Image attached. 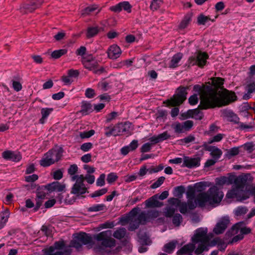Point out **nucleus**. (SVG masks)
<instances>
[{
	"mask_svg": "<svg viewBox=\"0 0 255 255\" xmlns=\"http://www.w3.org/2000/svg\"><path fill=\"white\" fill-rule=\"evenodd\" d=\"M210 151V155L212 158L218 161L222 154V151L221 149L215 146H211L209 149Z\"/></svg>",
	"mask_w": 255,
	"mask_h": 255,
	"instance_id": "nucleus-27",
	"label": "nucleus"
},
{
	"mask_svg": "<svg viewBox=\"0 0 255 255\" xmlns=\"http://www.w3.org/2000/svg\"><path fill=\"white\" fill-rule=\"evenodd\" d=\"M73 236V239L69 247L65 246L63 241L56 242L53 246L43 250V254L41 255H70L71 252L70 247L80 250L83 245L89 244L92 241V237L85 233H81Z\"/></svg>",
	"mask_w": 255,
	"mask_h": 255,
	"instance_id": "nucleus-3",
	"label": "nucleus"
},
{
	"mask_svg": "<svg viewBox=\"0 0 255 255\" xmlns=\"http://www.w3.org/2000/svg\"><path fill=\"white\" fill-rule=\"evenodd\" d=\"M92 145L93 144L91 142H86L81 145L80 149L82 151L86 152L89 151L92 147Z\"/></svg>",
	"mask_w": 255,
	"mask_h": 255,
	"instance_id": "nucleus-62",
	"label": "nucleus"
},
{
	"mask_svg": "<svg viewBox=\"0 0 255 255\" xmlns=\"http://www.w3.org/2000/svg\"><path fill=\"white\" fill-rule=\"evenodd\" d=\"M178 207H179V211L180 212V213L183 214H186L188 210L189 209L187 203L185 202H181L180 201V203H179Z\"/></svg>",
	"mask_w": 255,
	"mask_h": 255,
	"instance_id": "nucleus-51",
	"label": "nucleus"
},
{
	"mask_svg": "<svg viewBox=\"0 0 255 255\" xmlns=\"http://www.w3.org/2000/svg\"><path fill=\"white\" fill-rule=\"evenodd\" d=\"M229 222L228 218H223L216 225L213 230L214 232L217 235L223 233L227 228Z\"/></svg>",
	"mask_w": 255,
	"mask_h": 255,
	"instance_id": "nucleus-17",
	"label": "nucleus"
},
{
	"mask_svg": "<svg viewBox=\"0 0 255 255\" xmlns=\"http://www.w3.org/2000/svg\"><path fill=\"white\" fill-rule=\"evenodd\" d=\"M180 200L177 198H172L168 200V203L169 204V206H172L176 208L178 207L179 203H180Z\"/></svg>",
	"mask_w": 255,
	"mask_h": 255,
	"instance_id": "nucleus-58",
	"label": "nucleus"
},
{
	"mask_svg": "<svg viewBox=\"0 0 255 255\" xmlns=\"http://www.w3.org/2000/svg\"><path fill=\"white\" fill-rule=\"evenodd\" d=\"M198 95L197 94H195L192 96H191L189 99V103L191 105H195L197 104L199 101Z\"/></svg>",
	"mask_w": 255,
	"mask_h": 255,
	"instance_id": "nucleus-57",
	"label": "nucleus"
},
{
	"mask_svg": "<svg viewBox=\"0 0 255 255\" xmlns=\"http://www.w3.org/2000/svg\"><path fill=\"white\" fill-rule=\"evenodd\" d=\"M182 116L185 119L193 118L200 120L203 118V114L198 109H195L188 110L186 112L183 113Z\"/></svg>",
	"mask_w": 255,
	"mask_h": 255,
	"instance_id": "nucleus-16",
	"label": "nucleus"
},
{
	"mask_svg": "<svg viewBox=\"0 0 255 255\" xmlns=\"http://www.w3.org/2000/svg\"><path fill=\"white\" fill-rule=\"evenodd\" d=\"M107 189L106 188H104L99 190L95 191L94 193L91 195V196L92 198L99 197L106 194L107 192Z\"/></svg>",
	"mask_w": 255,
	"mask_h": 255,
	"instance_id": "nucleus-54",
	"label": "nucleus"
},
{
	"mask_svg": "<svg viewBox=\"0 0 255 255\" xmlns=\"http://www.w3.org/2000/svg\"><path fill=\"white\" fill-rule=\"evenodd\" d=\"M2 156L6 160L14 162L19 161L21 159V155L19 152L10 150H6L3 152Z\"/></svg>",
	"mask_w": 255,
	"mask_h": 255,
	"instance_id": "nucleus-18",
	"label": "nucleus"
},
{
	"mask_svg": "<svg viewBox=\"0 0 255 255\" xmlns=\"http://www.w3.org/2000/svg\"><path fill=\"white\" fill-rule=\"evenodd\" d=\"M147 217L149 219V221L151 220H154L155 218H157L159 216L160 212L156 210H149L147 212Z\"/></svg>",
	"mask_w": 255,
	"mask_h": 255,
	"instance_id": "nucleus-46",
	"label": "nucleus"
},
{
	"mask_svg": "<svg viewBox=\"0 0 255 255\" xmlns=\"http://www.w3.org/2000/svg\"><path fill=\"white\" fill-rule=\"evenodd\" d=\"M42 2V0H31L28 3L23 4L20 8L21 12L23 13L31 12L39 7Z\"/></svg>",
	"mask_w": 255,
	"mask_h": 255,
	"instance_id": "nucleus-13",
	"label": "nucleus"
},
{
	"mask_svg": "<svg viewBox=\"0 0 255 255\" xmlns=\"http://www.w3.org/2000/svg\"><path fill=\"white\" fill-rule=\"evenodd\" d=\"M176 209L172 206H168L165 207L163 210L164 215L166 217L170 218L173 217Z\"/></svg>",
	"mask_w": 255,
	"mask_h": 255,
	"instance_id": "nucleus-35",
	"label": "nucleus"
},
{
	"mask_svg": "<svg viewBox=\"0 0 255 255\" xmlns=\"http://www.w3.org/2000/svg\"><path fill=\"white\" fill-rule=\"evenodd\" d=\"M248 209L244 206H239L234 210L235 215L237 216H240L247 213Z\"/></svg>",
	"mask_w": 255,
	"mask_h": 255,
	"instance_id": "nucleus-42",
	"label": "nucleus"
},
{
	"mask_svg": "<svg viewBox=\"0 0 255 255\" xmlns=\"http://www.w3.org/2000/svg\"><path fill=\"white\" fill-rule=\"evenodd\" d=\"M45 188L50 192L52 191L62 192L65 189V185L59 182L55 181L47 184Z\"/></svg>",
	"mask_w": 255,
	"mask_h": 255,
	"instance_id": "nucleus-22",
	"label": "nucleus"
},
{
	"mask_svg": "<svg viewBox=\"0 0 255 255\" xmlns=\"http://www.w3.org/2000/svg\"><path fill=\"white\" fill-rule=\"evenodd\" d=\"M165 180V178L163 176H161L154 182L151 186L152 189H156L159 187L161 184H163L164 181Z\"/></svg>",
	"mask_w": 255,
	"mask_h": 255,
	"instance_id": "nucleus-53",
	"label": "nucleus"
},
{
	"mask_svg": "<svg viewBox=\"0 0 255 255\" xmlns=\"http://www.w3.org/2000/svg\"><path fill=\"white\" fill-rule=\"evenodd\" d=\"M93 109V106L91 104L88 102H83L80 112L83 115H86L92 112Z\"/></svg>",
	"mask_w": 255,
	"mask_h": 255,
	"instance_id": "nucleus-29",
	"label": "nucleus"
},
{
	"mask_svg": "<svg viewBox=\"0 0 255 255\" xmlns=\"http://www.w3.org/2000/svg\"><path fill=\"white\" fill-rule=\"evenodd\" d=\"M78 167L76 164L71 165L68 169V173L70 175L71 180L72 181L73 177L83 176V175L76 174L77 172Z\"/></svg>",
	"mask_w": 255,
	"mask_h": 255,
	"instance_id": "nucleus-36",
	"label": "nucleus"
},
{
	"mask_svg": "<svg viewBox=\"0 0 255 255\" xmlns=\"http://www.w3.org/2000/svg\"><path fill=\"white\" fill-rule=\"evenodd\" d=\"M97 9L95 6H90L84 9L82 11V15H88Z\"/></svg>",
	"mask_w": 255,
	"mask_h": 255,
	"instance_id": "nucleus-55",
	"label": "nucleus"
},
{
	"mask_svg": "<svg viewBox=\"0 0 255 255\" xmlns=\"http://www.w3.org/2000/svg\"><path fill=\"white\" fill-rule=\"evenodd\" d=\"M226 116L230 118V121L234 122L235 124L239 123V118L237 116L236 114L233 113L232 111H229L226 113Z\"/></svg>",
	"mask_w": 255,
	"mask_h": 255,
	"instance_id": "nucleus-44",
	"label": "nucleus"
},
{
	"mask_svg": "<svg viewBox=\"0 0 255 255\" xmlns=\"http://www.w3.org/2000/svg\"><path fill=\"white\" fill-rule=\"evenodd\" d=\"M177 243L176 241H173L165 244L163 247L164 251L169 254L171 253L174 250Z\"/></svg>",
	"mask_w": 255,
	"mask_h": 255,
	"instance_id": "nucleus-33",
	"label": "nucleus"
},
{
	"mask_svg": "<svg viewBox=\"0 0 255 255\" xmlns=\"http://www.w3.org/2000/svg\"><path fill=\"white\" fill-rule=\"evenodd\" d=\"M82 63L85 68L93 71L98 65L97 60L92 55L83 58Z\"/></svg>",
	"mask_w": 255,
	"mask_h": 255,
	"instance_id": "nucleus-14",
	"label": "nucleus"
},
{
	"mask_svg": "<svg viewBox=\"0 0 255 255\" xmlns=\"http://www.w3.org/2000/svg\"><path fill=\"white\" fill-rule=\"evenodd\" d=\"M131 124L129 122L121 123L115 126L117 135L124 133H128L130 128Z\"/></svg>",
	"mask_w": 255,
	"mask_h": 255,
	"instance_id": "nucleus-21",
	"label": "nucleus"
},
{
	"mask_svg": "<svg viewBox=\"0 0 255 255\" xmlns=\"http://www.w3.org/2000/svg\"><path fill=\"white\" fill-rule=\"evenodd\" d=\"M98 87L104 91H107L110 88L109 84L105 81L100 82L98 84Z\"/></svg>",
	"mask_w": 255,
	"mask_h": 255,
	"instance_id": "nucleus-56",
	"label": "nucleus"
},
{
	"mask_svg": "<svg viewBox=\"0 0 255 255\" xmlns=\"http://www.w3.org/2000/svg\"><path fill=\"white\" fill-rule=\"evenodd\" d=\"M163 0H152L150 4V8L152 10H156L162 3Z\"/></svg>",
	"mask_w": 255,
	"mask_h": 255,
	"instance_id": "nucleus-50",
	"label": "nucleus"
},
{
	"mask_svg": "<svg viewBox=\"0 0 255 255\" xmlns=\"http://www.w3.org/2000/svg\"><path fill=\"white\" fill-rule=\"evenodd\" d=\"M117 179L118 176L116 175V174L112 172L108 175L107 181L109 183L111 184L115 182Z\"/></svg>",
	"mask_w": 255,
	"mask_h": 255,
	"instance_id": "nucleus-59",
	"label": "nucleus"
},
{
	"mask_svg": "<svg viewBox=\"0 0 255 255\" xmlns=\"http://www.w3.org/2000/svg\"><path fill=\"white\" fill-rule=\"evenodd\" d=\"M239 153V147H234L227 150L226 153L225 154V156L230 159L232 157L238 155Z\"/></svg>",
	"mask_w": 255,
	"mask_h": 255,
	"instance_id": "nucleus-34",
	"label": "nucleus"
},
{
	"mask_svg": "<svg viewBox=\"0 0 255 255\" xmlns=\"http://www.w3.org/2000/svg\"><path fill=\"white\" fill-rule=\"evenodd\" d=\"M208 55L204 53L199 52L196 53L194 55L189 58L188 62L189 66L198 65L199 67H203L206 63V60L208 59Z\"/></svg>",
	"mask_w": 255,
	"mask_h": 255,
	"instance_id": "nucleus-10",
	"label": "nucleus"
},
{
	"mask_svg": "<svg viewBox=\"0 0 255 255\" xmlns=\"http://www.w3.org/2000/svg\"><path fill=\"white\" fill-rule=\"evenodd\" d=\"M63 149L56 146L49 150L44 154L40 161V164L43 167H47L58 161L61 157Z\"/></svg>",
	"mask_w": 255,
	"mask_h": 255,
	"instance_id": "nucleus-7",
	"label": "nucleus"
},
{
	"mask_svg": "<svg viewBox=\"0 0 255 255\" xmlns=\"http://www.w3.org/2000/svg\"><path fill=\"white\" fill-rule=\"evenodd\" d=\"M172 128L174 129V131L176 133H182L183 132V126L179 123H176L172 126Z\"/></svg>",
	"mask_w": 255,
	"mask_h": 255,
	"instance_id": "nucleus-52",
	"label": "nucleus"
},
{
	"mask_svg": "<svg viewBox=\"0 0 255 255\" xmlns=\"http://www.w3.org/2000/svg\"><path fill=\"white\" fill-rule=\"evenodd\" d=\"M139 210L138 208H134L132 209L129 213V216L127 218L123 219V221L126 222H129V225L128 227V230L132 231L138 228L140 224L138 222L137 219H135V216L137 214Z\"/></svg>",
	"mask_w": 255,
	"mask_h": 255,
	"instance_id": "nucleus-12",
	"label": "nucleus"
},
{
	"mask_svg": "<svg viewBox=\"0 0 255 255\" xmlns=\"http://www.w3.org/2000/svg\"><path fill=\"white\" fill-rule=\"evenodd\" d=\"M67 50L65 49H62L57 50H55L51 53V56L54 59H58L61 56L65 54Z\"/></svg>",
	"mask_w": 255,
	"mask_h": 255,
	"instance_id": "nucleus-45",
	"label": "nucleus"
},
{
	"mask_svg": "<svg viewBox=\"0 0 255 255\" xmlns=\"http://www.w3.org/2000/svg\"><path fill=\"white\" fill-rule=\"evenodd\" d=\"M107 53L109 58L114 60L120 56L122 51L119 46L117 45L114 44L109 48Z\"/></svg>",
	"mask_w": 255,
	"mask_h": 255,
	"instance_id": "nucleus-19",
	"label": "nucleus"
},
{
	"mask_svg": "<svg viewBox=\"0 0 255 255\" xmlns=\"http://www.w3.org/2000/svg\"><path fill=\"white\" fill-rule=\"evenodd\" d=\"M183 221V218L180 214H176L172 217V223L175 227H179Z\"/></svg>",
	"mask_w": 255,
	"mask_h": 255,
	"instance_id": "nucleus-40",
	"label": "nucleus"
},
{
	"mask_svg": "<svg viewBox=\"0 0 255 255\" xmlns=\"http://www.w3.org/2000/svg\"><path fill=\"white\" fill-rule=\"evenodd\" d=\"M223 136V134L218 133V134L215 135L212 138L210 139L209 143H211L214 142H219L222 139Z\"/></svg>",
	"mask_w": 255,
	"mask_h": 255,
	"instance_id": "nucleus-63",
	"label": "nucleus"
},
{
	"mask_svg": "<svg viewBox=\"0 0 255 255\" xmlns=\"http://www.w3.org/2000/svg\"><path fill=\"white\" fill-rule=\"evenodd\" d=\"M105 205L103 204H94L88 208L87 211L90 212H98L104 210Z\"/></svg>",
	"mask_w": 255,
	"mask_h": 255,
	"instance_id": "nucleus-39",
	"label": "nucleus"
},
{
	"mask_svg": "<svg viewBox=\"0 0 255 255\" xmlns=\"http://www.w3.org/2000/svg\"><path fill=\"white\" fill-rule=\"evenodd\" d=\"M245 224V222H239L233 226L231 230L229 231L227 233L229 235H230V232H232V235L238 234V235L233 237L231 243L237 242L238 241L242 240L244 238V235L248 234L251 232V230L250 228L244 227Z\"/></svg>",
	"mask_w": 255,
	"mask_h": 255,
	"instance_id": "nucleus-8",
	"label": "nucleus"
},
{
	"mask_svg": "<svg viewBox=\"0 0 255 255\" xmlns=\"http://www.w3.org/2000/svg\"><path fill=\"white\" fill-rule=\"evenodd\" d=\"M193 90L199 95L200 106L203 109L227 105L237 100L235 93L227 90L218 93L210 86L202 89L199 85H194Z\"/></svg>",
	"mask_w": 255,
	"mask_h": 255,
	"instance_id": "nucleus-1",
	"label": "nucleus"
},
{
	"mask_svg": "<svg viewBox=\"0 0 255 255\" xmlns=\"http://www.w3.org/2000/svg\"><path fill=\"white\" fill-rule=\"evenodd\" d=\"M245 89L247 93L243 96V99L247 100L252 97L251 94L255 92V80L248 82Z\"/></svg>",
	"mask_w": 255,
	"mask_h": 255,
	"instance_id": "nucleus-20",
	"label": "nucleus"
},
{
	"mask_svg": "<svg viewBox=\"0 0 255 255\" xmlns=\"http://www.w3.org/2000/svg\"><path fill=\"white\" fill-rule=\"evenodd\" d=\"M100 29L98 27H89L87 29V37L89 38L96 35L99 32Z\"/></svg>",
	"mask_w": 255,
	"mask_h": 255,
	"instance_id": "nucleus-37",
	"label": "nucleus"
},
{
	"mask_svg": "<svg viewBox=\"0 0 255 255\" xmlns=\"http://www.w3.org/2000/svg\"><path fill=\"white\" fill-rule=\"evenodd\" d=\"M72 181H75V183L71 188V194L79 197L86 193L87 189L84 183V176L73 177Z\"/></svg>",
	"mask_w": 255,
	"mask_h": 255,
	"instance_id": "nucleus-9",
	"label": "nucleus"
},
{
	"mask_svg": "<svg viewBox=\"0 0 255 255\" xmlns=\"http://www.w3.org/2000/svg\"><path fill=\"white\" fill-rule=\"evenodd\" d=\"M9 216V212L7 209L0 213V229L5 225Z\"/></svg>",
	"mask_w": 255,
	"mask_h": 255,
	"instance_id": "nucleus-28",
	"label": "nucleus"
},
{
	"mask_svg": "<svg viewBox=\"0 0 255 255\" xmlns=\"http://www.w3.org/2000/svg\"><path fill=\"white\" fill-rule=\"evenodd\" d=\"M115 126L114 127H106L104 128V130L105 131V134L107 137H110L111 135L117 136V133L116 130Z\"/></svg>",
	"mask_w": 255,
	"mask_h": 255,
	"instance_id": "nucleus-38",
	"label": "nucleus"
},
{
	"mask_svg": "<svg viewBox=\"0 0 255 255\" xmlns=\"http://www.w3.org/2000/svg\"><path fill=\"white\" fill-rule=\"evenodd\" d=\"M184 192V187L183 186H179L175 188L174 194L175 196L177 197L178 198H181L182 197Z\"/></svg>",
	"mask_w": 255,
	"mask_h": 255,
	"instance_id": "nucleus-47",
	"label": "nucleus"
},
{
	"mask_svg": "<svg viewBox=\"0 0 255 255\" xmlns=\"http://www.w3.org/2000/svg\"><path fill=\"white\" fill-rule=\"evenodd\" d=\"M183 58V54L179 52L174 55L169 63L168 67L170 69H174L179 65V62Z\"/></svg>",
	"mask_w": 255,
	"mask_h": 255,
	"instance_id": "nucleus-26",
	"label": "nucleus"
},
{
	"mask_svg": "<svg viewBox=\"0 0 255 255\" xmlns=\"http://www.w3.org/2000/svg\"><path fill=\"white\" fill-rule=\"evenodd\" d=\"M210 186V183L206 182H200L196 183L192 186L196 192H201L204 191L207 187Z\"/></svg>",
	"mask_w": 255,
	"mask_h": 255,
	"instance_id": "nucleus-30",
	"label": "nucleus"
},
{
	"mask_svg": "<svg viewBox=\"0 0 255 255\" xmlns=\"http://www.w3.org/2000/svg\"><path fill=\"white\" fill-rule=\"evenodd\" d=\"M196 191L192 185H189L187 187V191L186 192V197L188 199H194Z\"/></svg>",
	"mask_w": 255,
	"mask_h": 255,
	"instance_id": "nucleus-43",
	"label": "nucleus"
},
{
	"mask_svg": "<svg viewBox=\"0 0 255 255\" xmlns=\"http://www.w3.org/2000/svg\"><path fill=\"white\" fill-rule=\"evenodd\" d=\"M177 93L174 95L172 98L169 100V105L172 106H177L181 104L186 99L187 88H181L178 89Z\"/></svg>",
	"mask_w": 255,
	"mask_h": 255,
	"instance_id": "nucleus-11",
	"label": "nucleus"
},
{
	"mask_svg": "<svg viewBox=\"0 0 255 255\" xmlns=\"http://www.w3.org/2000/svg\"><path fill=\"white\" fill-rule=\"evenodd\" d=\"M138 222L139 224H145L146 222L149 221V219L147 217V212H142L137 218Z\"/></svg>",
	"mask_w": 255,
	"mask_h": 255,
	"instance_id": "nucleus-41",
	"label": "nucleus"
},
{
	"mask_svg": "<svg viewBox=\"0 0 255 255\" xmlns=\"http://www.w3.org/2000/svg\"><path fill=\"white\" fill-rule=\"evenodd\" d=\"M152 144V142H146L143 144L140 148L141 152L143 153L149 151L151 150Z\"/></svg>",
	"mask_w": 255,
	"mask_h": 255,
	"instance_id": "nucleus-61",
	"label": "nucleus"
},
{
	"mask_svg": "<svg viewBox=\"0 0 255 255\" xmlns=\"http://www.w3.org/2000/svg\"><path fill=\"white\" fill-rule=\"evenodd\" d=\"M52 111V108H42L41 110L42 117L40 119V123L41 124H44L45 123V120L47 118V117Z\"/></svg>",
	"mask_w": 255,
	"mask_h": 255,
	"instance_id": "nucleus-32",
	"label": "nucleus"
},
{
	"mask_svg": "<svg viewBox=\"0 0 255 255\" xmlns=\"http://www.w3.org/2000/svg\"><path fill=\"white\" fill-rule=\"evenodd\" d=\"M221 240L217 238L209 244V238L207 236V228H200L197 229L192 238V243L184 246L177 252L178 255L190 254L195 250L197 255L201 254L203 252L208 251L209 247H213L219 244Z\"/></svg>",
	"mask_w": 255,
	"mask_h": 255,
	"instance_id": "nucleus-2",
	"label": "nucleus"
},
{
	"mask_svg": "<svg viewBox=\"0 0 255 255\" xmlns=\"http://www.w3.org/2000/svg\"><path fill=\"white\" fill-rule=\"evenodd\" d=\"M209 20V18L204 15H200L198 17L197 21L199 25H204Z\"/></svg>",
	"mask_w": 255,
	"mask_h": 255,
	"instance_id": "nucleus-60",
	"label": "nucleus"
},
{
	"mask_svg": "<svg viewBox=\"0 0 255 255\" xmlns=\"http://www.w3.org/2000/svg\"><path fill=\"white\" fill-rule=\"evenodd\" d=\"M247 176L241 175L237 177L234 181V185L231 190H229L226 197L228 199L236 198L238 201H242L249 198L251 192L247 189ZM233 183L232 178L222 177L217 179V184L220 185H230Z\"/></svg>",
	"mask_w": 255,
	"mask_h": 255,
	"instance_id": "nucleus-4",
	"label": "nucleus"
},
{
	"mask_svg": "<svg viewBox=\"0 0 255 255\" xmlns=\"http://www.w3.org/2000/svg\"><path fill=\"white\" fill-rule=\"evenodd\" d=\"M170 137V135L168 133L167 131H166L163 133L158 134L157 135H154L151 137L149 138V140L151 142H152V143L156 144L166 140L169 138Z\"/></svg>",
	"mask_w": 255,
	"mask_h": 255,
	"instance_id": "nucleus-23",
	"label": "nucleus"
},
{
	"mask_svg": "<svg viewBox=\"0 0 255 255\" xmlns=\"http://www.w3.org/2000/svg\"><path fill=\"white\" fill-rule=\"evenodd\" d=\"M200 165V158L197 157L191 158L185 156L183 158L182 166L192 168L198 167Z\"/></svg>",
	"mask_w": 255,
	"mask_h": 255,
	"instance_id": "nucleus-15",
	"label": "nucleus"
},
{
	"mask_svg": "<svg viewBox=\"0 0 255 255\" xmlns=\"http://www.w3.org/2000/svg\"><path fill=\"white\" fill-rule=\"evenodd\" d=\"M191 16L187 15L185 16L184 18L179 25L180 28L184 29L187 27L190 21H191Z\"/></svg>",
	"mask_w": 255,
	"mask_h": 255,
	"instance_id": "nucleus-48",
	"label": "nucleus"
},
{
	"mask_svg": "<svg viewBox=\"0 0 255 255\" xmlns=\"http://www.w3.org/2000/svg\"><path fill=\"white\" fill-rule=\"evenodd\" d=\"M121 8V11L122 9L127 11L128 12L130 13L131 12V5L127 1L120 2Z\"/></svg>",
	"mask_w": 255,
	"mask_h": 255,
	"instance_id": "nucleus-49",
	"label": "nucleus"
},
{
	"mask_svg": "<svg viewBox=\"0 0 255 255\" xmlns=\"http://www.w3.org/2000/svg\"><path fill=\"white\" fill-rule=\"evenodd\" d=\"M223 197V192L214 185L210 187L207 192L199 194L194 202L193 199H188L186 203L190 210L194 209L197 206L202 208L206 205L215 207L219 205Z\"/></svg>",
	"mask_w": 255,
	"mask_h": 255,
	"instance_id": "nucleus-5",
	"label": "nucleus"
},
{
	"mask_svg": "<svg viewBox=\"0 0 255 255\" xmlns=\"http://www.w3.org/2000/svg\"><path fill=\"white\" fill-rule=\"evenodd\" d=\"M127 230L124 228L118 229L113 234L114 238L118 240H121L126 236Z\"/></svg>",
	"mask_w": 255,
	"mask_h": 255,
	"instance_id": "nucleus-31",
	"label": "nucleus"
},
{
	"mask_svg": "<svg viewBox=\"0 0 255 255\" xmlns=\"http://www.w3.org/2000/svg\"><path fill=\"white\" fill-rule=\"evenodd\" d=\"M158 194H156L145 202L146 207H160L163 206V203L158 200Z\"/></svg>",
	"mask_w": 255,
	"mask_h": 255,
	"instance_id": "nucleus-24",
	"label": "nucleus"
},
{
	"mask_svg": "<svg viewBox=\"0 0 255 255\" xmlns=\"http://www.w3.org/2000/svg\"><path fill=\"white\" fill-rule=\"evenodd\" d=\"M112 233L111 230H107L94 235V239L101 242V245L94 248L95 253L99 255H104L111 253L110 250L116 246V241L111 238Z\"/></svg>",
	"mask_w": 255,
	"mask_h": 255,
	"instance_id": "nucleus-6",
	"label": "nucleus"
},
{
	"mask_svg": "<svg viewBox=\"0 0 255 255\" xmlns=\"http://www.w3.org/2000/svg\"><path fill=\"white\" fill-rule=\"evenodd\" d=\"M138 141L137 140H133L129 145L125 146L121 149V153L124 155H126L130 151L134 150L138 147Z\"/></svg>",
	"mask_w": 255,
	"mask_h": 255,
	"instance_id": "nucleus-25",
	"label": "nucleus"
},
{
	"mask_svg": "<svg viewBox=\"0 0 255 255\" xmlns=\"http://www.w3.org/2000/svg\"><path fill=\"white\" fill-rule=\"evenodd\" d=\"M212 83L215 86L220 87L224 83V80L220 78H214L212 80Z\"/></svg>",
	"mask_w": 255,
	"mask_h": 255,
	"instance_id": "nucleus-64",
	"label": "nucleus"
}]
</instances>
